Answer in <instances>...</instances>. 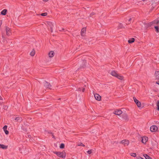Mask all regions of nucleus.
I'll use <instances>...</instances> for the list:
<instances>
[{
  "instance_id": "33",
  "label": "nucleus",
  "mask_w": 159,
  "mask_h": 159,
  "mask_svg": "<svg viewBox=\"0 0 159 159\" xmlns=\"http://www.w3.org/2000/svg\"><path fill=\"white\" fill-rule=\"evenodd\" d=\"M78 146H82L83 147H84L85 145L82 143H80L78 145Z\"/></svg>"
},
{
  "instance_id": "9",
  "label": "nucleus",
  "mask_w": 159,
  "mask_h": 159,
  "mask_svg": "<svg viewBox=\"0 0 159 159\" xmlns=\"http://www.w3.org/2000/svg\"><path fill=\"white\" fill-rule=\"evenodd\" d=\"M122 113V111L120 109H116L113 112V113L116 115L119 116Z\"/></svg>"
},
{
  "instance_id": "31",
  "label": "nucleus",
  "mask_w": 159,
  "mask_h": 159,
  "mask_svg": "<svg viewBox=\"0 0 159 159\" xmlns=\"http://www.w3.org/2000/svg\"><path fill=\"white\" fill-rule=\"evenodd\" d=\"M47 15V13L46 12L42 13L41 14V15L43 16H46Z\"/></svg>"
},
{
  "instance_id": "6",
  "label": "nucleus",
  "mask_w": 159,
  "mask_h": 159,
  "mask_svg": "<svg viewBox=\"0 0 159 159\" xmlns=\"http://www.w3.org/2000/svg\"><path fill=\"white\" fill-rule=\"evenodd\" d=\"M120 117L121 119L122 120H128L127 114L125 113H122L121 116Z\"/></svg>"
},
{
  "instance_id": "47",
  "label": "nucleus",
  "mask_w": 159,
  "mask_h": 159,
  "mask_svg": "<svg viewBox=\"0 0 159 159\" xmlns=\"http://www.w3.org/2000/svg\"><path fill=\"white\" fill-rule=\"evenodd\" d=\"M158 96L159 97V95H158Z\"/></svg>"
},
{
  "instance_id": "13",
  "label": "nucleus",
  "mask_w": 159,
  "mask_h": 159,
  "mask_svg": "<svg viewBox=\"0 0 159 159\" xmlns=\"http://www.w3.org/2000/svg\"><path fill=\"white\" fill-rule=\"evenodd\" d=\"M86 31V29L85 28H82L81 32V34L82 36H84Z\"/></svg>"
},
{
  "instance_id": "11",
  "label": "nucleus",
  "mask_w": 159,
  "mask_h": 159,
  "mask_svg": "<svg viewBox=\"0 0 159 159\" xmlns=\"http://www.w3.org/2000/svg\"><path fill=\"white\" fill-rule=\"evenodd\" d=\"M148 140V138L147 137H143L142 138V142L144 144H145Z\"/></svg>"
},
{
  "instance_id": "12",
  "label": "nucleus",
  "mask_w": 159,
  "mask_h": 159,
  "mask_svg": "<svg viewBox=\"0 0 159 159\" xmlns=\"http://www.w3.org/2000/svg\"><path fill=\"white\" fill-rule=\"evenodd\" d=\"M94 96L96 100L98 101L100 100L101 96L98 94L96 93L95 94H94Z\"/></svg>"
},
{
  "instance_id": "39",
  "label": "nucleus",
  "mask_w": 159,
  "mask_h": 159,
  "mask_svg": "<svg viewBox=\"0 0 159 159\" xmlns=\"http://www.w3.org/2000/svg\"><path fill=\"white\" fill-rule=\"evenodd\" d=\"M156 83L157 84H158V85H159V80H158V81H157L156 82Z\"/></svg>"
},
{
  "instance_id": "20",
  "label": "nucleus",
  "mask_w": 159,
  "mask_h": 159,
  "mask_svg": "<svg viewBox=\"0 0 159 159\" xmlns=\"http://www.w3.org/2000/svg\"><path fill=\"white\" fill-rule=\"evenodd\" d=\"M135 40V39L134 38H131L128 40V42L129 43H133Z\"/></svg>"
},
{
  "instance_id": "23",
  "label": "nucleus",
  "mask_w": 159,
  "mask_h": 159,
  "mask_svg": "<svg viewBox=\"0 0 159 159\" xmlns=\"http://www.w3.org/2000/svg\"><path fill=\"white\" fill-rule=\"evenodd\" d=\"M123 28H125V27L123 26V24L122 23H120L118 27V29H120Z\"/></svg>"
},
{
  "instance_id": "41",
  "label": "nucleus",
  "mask_w": 159,
  "mask_h": 159,
  "mask_svg": "<svg viewBox=\"0 0 159 159\" xmlns=\"http://www.w3.org/2000/svg\"><path fill=\"white\" fill-rule=\"evenodd\" d=\"M131 20V18H129V20H128V21L129 22V21H130Z\"/></svg>"
},
{
  "instance_id": "46",
  "label": "nucleus",
  "mask_w": 159,
  "mask_h": 159,
  "mask_svg": "<svg viewBox=\"0 0 159 159\" xmlns=\"http://www.w3.org/2000/svg\"><path fill=\"white\" fill-rule=\"evenodd\" d=\"M60 99H61L60 98H59V99H58V100H60Z\"/></svg>"
},
{
  "instance_id": "1",
  "label": "nucleus",
  "mask_w": 159,
  "mask_h": 159,
  "mask_svg": "<svg viewBox=\"0 0 159 159\" xmlns=\"http://www.w3.org/2000/svg\"><path fill=\"white\" fill-rule=\"evenodd\" d=\"M110 74L113 76L116 77L120 80L123 79L124 77L123 76L117 73V72L115 70H112L111 71Z\"/></svg>"
},
{
  "instance_id": "3",
  "label": "nucleus",
  "mask_w": 159,
  "mask_h": 159,
  "mask_svg": "<svg viewBox=\"0 0 159 159\" xmlns=\"http://www.w3.org/2000/svg\"><path fill=\"white\" fill-rule=\"evenodd\" d=\"M44 86L46 88L48 89H52L51 88L52 85L50 84L47 82V81H45L44 82Z\"/></svg>"
},
{
  "instance_id": "36",
  "label": "nucleus",
  "mask_w": 159,
  "mask_h": 159,
  "mask_svg": "<svg viewBox=\"0 0 159 159\" xmlns=\"http://www.w3.org/2000/svg\"><path fill=\"white\" fill-rule=\"evenodd\" d=\"M64 30V28H61V30H59L60 31H62Z\"/></svg>"
},
{
  "instance_id": "35",
  "label": "nucleus",
  "mask_w": 159,
  "mask_h": 159,
  "mask_svg": "<svg viewBox=\"0 0 159 159\" xmlns=\"http://www.w3.org/2000/svg\"><path fill=\"white\" fill-rule=\"evenodd\" d=\"M7 108L8 107L7 106L4 105L3 106V109H4L5 110H7Z\"/></svg>"
},
{
  "instance_id": "19",
  "label": "nucleus",
  "mask_w": 159,
  "mask_h": 159,
  "mask_svg": "<svg viewBox=\"0 0 159 159\" xmlns=\"http://www.w3.org/2000/svg\"><path fill=\"white\" fill-rule=\"evenodd\" d=\"M7 146L3 144H1L0 146V148H1L2 149H7Z\"/></svg>"
},
{
  "instance_id": "30",
  "label": "nucleus",
  "mask_w": 159,
  "mask_h": 159,
  "mask_svg": "<svg viewBox=\"0 0 159 159\" xmlns=\"http://www.w3.org/2000/svg\"><path fill=\"white\" fill-rule=\"evenodd\" d=\"M130 155L134 157H135L136 156V154L135 153H132L130 154Z\"/></svg>"
},
{
  "instance_id": "24",
  "label": "nucleus",
  "mask_w": 159,
  "mask_h": 159,
  "mask_svg": "<svg viewBox=\"0 0 159 159\" xmlns=\"http://www.w3.org/2000/svg\"><path fill=\"white\" fill-rule=\"evenodd\" d=\"M152 22V25L153 24H156L157 25H158V24H159V20H156Z\"/></svg>"
},
{
  "instance_id": "17",
  "label": "nucleus",
  "mask_w": 159,
  "mask_h": 159,
  "mask_svg": "<svg viewBox=\"0 0 159 159\" xmlns=\"http://www.w3.org/2000/svg\"><path fill=\"white\" fill-rule=\"evenodd\" d=\"M7 11V10L6 9H4L1 11V14L3 15H6Z\"/></svg>"
},
{
  "instance_id": "16",
  "label": "nucleus",
  "mask_w": 159,
  "mask_h": 159,
  "mask_svg": "<svg viewBox=\"0 0 159 159\" xmlns=\"http://www.w3.org/2000/svg\"><path fill=\"white\" fill-rule=\"evenodd\" d=\"M54 52L53 51H50L48 53V55L49 57H52L54 56Z\"/></svg>"
},
{
  "instance_id": "15",
  "label": "nucleus",
  "mask_w": 159,
  "mask_h": 159,
  "mask_svg": "<svg viewBox=\"0 0 159 159\" xmlns=\"http://www.w3.org/2000/svg\"><path fill=\"white\" fill-rule=\"evenodd\" d=\"M146 28L150 27L152 25V22H150L148 23L144 24Z\"/></svg>"
},
{
  "instance_id": "29",
  "label": "nucleus",
  "mask_w": 159,
  "mask_h": 159,
  "mask_svg": "<svg viewBox=\"0 0 159 159\" xmlns=\"http://www.w3.org/2000/svg\"><path fill=\"white\" fill-rule=\"evenodd\" d=\"M157 110L159 111V101H157Z\"/></svg>"
},
{
  "instance_id": "21",
  "label": "nucleus",
  "mask_w": 159,
  "mask_h": 159,
  "mask_svg": "<svg viewBox=\"0 0 159 159\" xmlns=\"http://www.w3.org/2000/svg\"><path fill=\"white\" fill-rule=\"evenodd\" d=\"M15 120L18 121L20 122L22 120V119L21 117H16L15 119Z\"/></svg>"
},
{
  "instance_id": "22",
  "label": "nucleus",
  "mask_w": 159,
  "mask_h": 159,
  "mask_svg": "<svg viewBox=\"0 0 159 159\" xmlns=\"http://www.w3.org/2000/svg\"><path fill=\"white\" fill-rule=\"evenodd\" d=\"M82 62L84 63V64L80 66V68H84L85 66V63H86V61L85 60H84L82 61Z\"/></svg>"
},
{
  "instance_id": "32",
  "label": "nucleus",
  "mask_w": 159,
  "mask_h": 159,
  "mask_svg": "<svg viewBox=\"0 0 159 159\" xmlns=\"http://www.w3.org/2000/svg\"><path fill=\"white\" fill-rule=\"evenodd\" d=\"M95 14V13L93 12H92L89 15V17H92V16H93Z\"/></svg>"
},
{
  "instance_id": "2",
  "label": "nucleus",
  "mask_w": 159,
  "mask_h": 159,
  "mask_svg": "<svg viewBox=\"0 0 159 159\" xmlns=\"http://www.w3.org/2000/svg\"><path fill=\"white\" fill-rule=\"evenodd\" d=\"M53 153L60 157L64 158L66 156V153L64 151L61 152H53Z\"/></svg>"
},
{
  "instance_id": "8",
  "label": "nucleus",
  "mask_w": 159,
  "mask_h": 159,
  "mask_svg": "<svg viewBox=\"0 0 159 159\" xmlns=\"http://www.w3.org/2000/svg\"><path fill=\"white\" fill-rule=\"evenodd\" d=\"M133 98L135 103L136 104L138 107H141L140 102L135 97H134Z\"/></svg>"
},
{
  "instance_id": "28",
  "label": "nucleus",
  "mask_w": 159,
  "mask_h": 159,
  "mask_svg": "<svg viewBox=\"0 0 159 159\" xmlns=\"http://www.w3.org/2000/svg\"><path fill=\"white\" fill-rule=\"evenodd\" d=\"M65 147V144L63 143H61L60 146V148L61 149H63Z\"/></svg>"
},
{
  "instance_id": "5",
  "label": "nucleus",
  "mask_w": 159,
  "mask_h": 159,
  "mask_svg": "<svg viewBox=\"0 0 159 159\" xmlns=\"http://www.w3.org/2000/svg\"><path fill=\"white\" fill-rule=\"evenodd\" d=\"M5 30L6 32V34L7 36H10L11 34V29L7 26L5 27Z\"/></svg>"
},
{
  "instance_id": "34",
  "label": "nucleus",
  "mask_w": 159,
  "mask_h": 159,
  "mask_svg": "<svg viewBox=\"0 0 159 159\" xmlns=\"http://www.w3.org/2000/svg\"><path fill=\"white\" fill-rule=\"evenodd\" d=\"M87 153L88 154H90L91 153H92V151L91 150H88V151L87 152Z\"/></svg>"
},
{
  "instance_id": "38",
  "label": "nucleus",
  "mask_w": 159,
  "mask_h": 159,
  "mask_svg": "<svg viewBox=\"0 0 159 159\" xmlns=\"http://www.w3.org/2000/svg\"><path fill=\"white\" fill-rule=\"evenodd\" d=\"M85 89L84 88L82 89V92H84L85 90Z\"/></svg>"
},
{
  "instance_id": "10",
  "label": "nucleus",
  "mask_w": 159,
  "mask_h": 159,
  "mask_svg": "<svg viewBox=\"0 0 159 159\" xmlns=\"http://www.w3.org/2000/svg\"><path fill=\"white\" fill-rule=\"evenodd\" d=\"M157 129V127L155 125H152L150 127V130L152 132L156 131Z\"/></svg>"
},
{
  "instance_id": "43",
  "label": "nucleus",
  "mask_w": 159,
  "mask_h": 159,
  "mask_svg": "<svg viewBox=\"0 0 159 159\" xmlns=\"http://www.w3.org/2000/svg\"><path fill=\"white\" fill-rule=\"evenodd\" d=\"M130 23H129V22H128L127 23H126V25H127V24H130Z\"/></svg>"
},
{
  "instance_id": "27",
  "label": "nucleus",
  "mask_w": 159,
  "mask_h": 159,
  "mask_svg": "<svg viewBox=\"0 0 159 159\" xmlns=\"http://www.w3.org/2000/svg\"><path fill=\"white\" fill-rule=\"evenodd\" d=\"M154 28L155 29V31L157 33L159 32V28L158 26H155Z\"/></svg>"
},
{
  "instance_id": "42",
  "label": "nucleus",
  "mask_w": 159,
  "mask_h": 159,
  "mask_svg": "<svg viewBox=\"0 0 159 159\" xmlns=\"http://www.w3.org/2000/svg\"><path fill=\"white\" fill-rule=\"evenodd\" d=\"M43 1H45V2H47L48 1V0H43Z\"/></svg>"
},
{
  "instance_id": "25",
  "label": "nucleus",
  "mask_w": 159,
  "mask_h": 159,
  "mask_svg": "<svg viewBox=\"0 0 159 159\" xmlns=\"http://www.w3.org/2000/svg\"><path fill=\"white\" fill-rule=\"evenodd\" d=\"M143 156L145 157L146 159H152L151 157L146 154H144Z\"/></svg>"
},
{
  "instance_id": "40",
  "label": "nucleus",
  "mask_w": 159,
  "mask_h": 159,
  "mask_svg": "<svg viewBox=\"0 0 159 159\" xmlns=\"http://www.w3.org/2000/svg\"><path fill=\"white\" fill-rule=\"evenodd\" d=\"M137 159H143L141 157H139V158H138Z\"/></svg>"
},
{
  "instance_id": "45",
  "label": "nucleus",
  "mask_w": 159,
  "mask_h": 159,
  "mask_svg": "<svg viewBox=\"0 0 159 159\" xmlns=\"http://www.w3.org/2000/svg\"><path fill=\"white\" fill-rule=\"evenodd\" d=\"M143 1H145L146 0H142Z\"/></svg>"
},
{
  "instance_id": "37",
  "label": "nucleus",
  "mask_w": 159,
  "mask_h": 159,
  "mask_svg": "<svg viewBox=\"0 0 159 159\" xmlns=\"http://www.w3.org/2000/svg\"><path fill=\"white\" fill-rule=\"evenodd\" d=\"M77 91H81V88H79L77 90Z\"/></svg>"
},
{
  "instance_id": "26",
  "label": "nucleus",
  "mask_w": 159,
  "mask_h": 159,
  "mask_svg": "<svg viewBox=\"0 0 159 159\" xmlns=\"http://www.w3.org/2000/svg\"><path fill=\"white\" fill-rule=\"evenodd\" d=\"M35 54V51L34 49H33L31 52L30 53V54L31 56H33Z\"/></svg>"
},
{
  "instance_id": "18",
  "label": "nucleus",
  "mask_w": 159,
  "mask_h": 159,
  "mask_svg": "<svg viewBox=\"0 0 159 159\" xmlns=\"http://www.w3.org/2000/svg\"><path fill=\"white\" fill-rule=\"evenodd\" d=\"M155 75L156 79L159 80V71H156Z\"/></svg>"
},
{
  "instance_id": "7",
  "label": "nucleus",
  "mask_w": 159,
  "mask_h": 159,
  "mask_svg": "<svg viewBox=\"0 0 159 159\" xmlns=\"http://www.w3.org/2000/svg\"><path fill=\"white\" fill-rule=\"evenodd\" d=\"M120 143L123 144L124 146H128L129 144V141L127 139H124L121 141Z\"/></svg>"
},
{
  "instance_id": "44",
  "label": "nucleus",
  "mask_w": 159,
  "mask_h": 159,
  "mask_svg": "<svg viewBox=\"0 0 159 159\" xmlns=\"http://www.w3.org/2000/svg\"><path fill=\"white\" fill-rule=\"evenodd\" d=\"M2 97L1 96H0V100H2Z\"/></svg>"
},
{
  "instance_id": "14",
  "label": "nucleus",
  "mask_w": 159,
  "mask_h": 159,
  "mask_svg": "<svg viewBox=\"0 0 159 159\" xmlns=\"http://www.w3.org/2000/svg\"><path fill=\"white\" fill-rule=\"evenodd\" d=\"M7 126L5 125L3 128V130L5 132V134L7 135L8 134L9 132L8 130H7Z\"/></svg>"
},
{
  "instance_id": "4",
  "label": "nucleus",
  "mask_w": 159,
  "mask_h": 159,
  "mask_svg": "<svg viewBox=\"0 0 159 159\" xmlns=\"http://www.w3.org/2000/svg\"><path fill=\"white\" fill-rule=\"evenodd\" d=\"M47 24L49 27L50 28V30L51 32H53V27L55 25V23H53L50 21H48L47 22Z\"/></svg>"
}]
</instances>
